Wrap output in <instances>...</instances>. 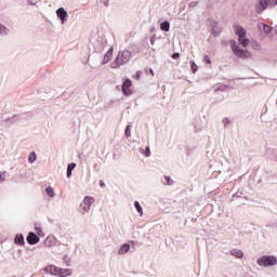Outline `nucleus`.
Here are the masks:
<instances>
[{
	"mask_svg": "<svg viewBox=\"0 0 277 277\" xmlns=\"http://www.w3.org/2000/svg\"><path fill=\"white\" fill-rule=\"evenodd\" d=\"M230 47H232V51H233L234 55H236V57H245L246 60H248V57H251V55H252L250 53V51L239 48V45H237V42H235V41H230Z\"/></svg>",
	"mask_w": 277,
	"mask_h": 277,
	"instance_id": "nucleus-4",
	"label": "nucleus"
},
{
	"mask_svg": "<svg viewBox=\"0 0 277 277\" xmlns=\"http://www.w3.org/2000/svg\"><path fill=\"white\" fill-rule=\"evenodd\" d=\"M223 122H224V124H226V122H228V119H224Z\"/></svg>",
	"mask_w": 277,
	"mask_h": 277,
	"instance_id": "nucleus-35",
	"label": "nucleus"
},
{
	"mask_svg": "<svg viewBox=\"0 0 277 277\" xmlns=\"http://www.w3.org/2000/svg\"><path fill=\"white\" fill-rule=\"evenodd\" d=\"M275 34L277 35V26H275Z\"/></svg>",
	"mask_w": 277,
	"mask_h": 277,
	"instance_id": "nucleus-38",
	"label": "nucleus"
},
{
	"mask_svg": "<svg viewBox=\"0 0 277 277\" xmlns=\"http://www.w3.org/2000/svg\"><path fill=\"white\" fill-rule=\"evenodd\" d=\"M5 181V172L0 173V183H3Z\"/></svg>",
	"mask_w": 277,
	"mask_h": 277,
	"instance_id": "nucleus-29",
	"label": "nucleus"
},
{
	"mask_svg": "<svg viewBox=\"0 0 277 277\" xmlns=\"http://www.w3.org/2000/svg\"><path fill=\"white\" fill-rule=\"evenodd\" d=\"M122 92H123L124 96H131V94H133V92L131 91V81L129 79H127L123 82Z\"/></svg>",
	"mask_w": 277,
	"mask_h": 277,
	"instance_id": "nucleus-8",
	"label": "nucleus"
},
{
	"mask_svg": "<svg viewBox=\"0 0 277 277\" xmlns=\"http://www.w3.org/2000/svg\"><path fill=\"white\" fill-rule=\"evenodd\" d=\"M150 42H151V44H155V40L154 39H150Z\"/></svg>",
	"mask_w": 277,
	"mask_h": 277,
	"instance_id": "nucleus-36",
	"label": "nucleus"
},
{
	"mask_svg": "<svg viewBox=\"0 0 277 277\" xmlns=\"http://www.w3.org/2000/svg\"><path fill=\"white\" fill-rule=\"evenodd\" d=\"M190 68L194 74L198 72V65H196V62H192Z\"/></svg>",
	"mask_w": 277,
	"mask_h": 277,
	"instance_id": "nucleus-24",
	"label": "nucleus"
},
{
	"mask_svg": "<svg viewBox=\"0 0 277 277\" xmlns=\"http://www.w3.org/2000/svg\"><path fill=\"white\" fill-rule=\"evenodd\" d=\"M138 77H140V72L137 74V79H138Z\"/></svg>",
	"mask_w": 277,
	"mask_h": 277,
	"instance_id": "nucleus-39",
	"label": "nucleus"
},
{
	"mask_svg": "<svg viewBox=\"0 0 277 277\" xmlns=\"http://www.w3.org/2000/svg\"><path fill=\"white\" fill-rule=\"evenodd\" d=\"M131 62V51L122 50L119 51L114 63H111V68H120Z\"/></svg>",
	"mask_w": 277,
	"mask_h": 277,
	"instance_id": "nucleus-1",
	"label": "nucleus"
},
{
	"mask_svg": "<svg viewBox=\"0 0 277 277\" xmlns=\"http://www.w3.org/2000/svg\"><path fill=\"white\" fill-rule=\"evenodd\" d=\"M269 6L275 8L277 5V0H268Z\"/></svg>",
	"mask_w": 277,
	"mask_h": 277,
	"instance_id": "nucleus-27",
	"label": "nucleus"
},
{
	"mask_svg": "<svg viewBox=\"0 0 277 277\" xmlns=\"http://www.w3.org/2000/svg\"><path fill=\"white\" fill-rule=\"evenodd\" d=\"M8 34H10V29L5 25L0 24V36H8Z\"/></svg>",
	"mask_w": 277,
	"mask_h": 277,
	"instance_id": "nucleus-18",
	"label": "nucleus"
},
{
	"mask_svg": "<svg viewBox=\"0 0 277 277\" xmlns=\"http://www.w3.org/2000/svg\"><path fill=\"white\" fill-rule=\"evenodd\" d=\"M161 31H170V22L164 21L160 24Z\"/></svg>",
	"mask_w": 277,
	"mask_h": 277,
	"instance_id": "nucleus-17",
	"label": "nucleus"
},
{
	"mask_svg": "<svg viewBox=\"0 0 277 277\" xmlns=\"http://www.w3.org/2000/svg\"><path fill=\"white\" fill-rule=\"evenodd\" d=\"M129 250H131V246L129 243H124L120 247L118 254H127Z\"/></svg>",
	"mask_w": 277,
	"mask_h": 277,
	"instance_id": "nucleus-14",
	"label": "nucleus"
},
{
	"mask_svg": "<svg viewBox=\"0 0 277 277\" xmlns=\"http://www.w3.org/2000/svg\"><path fill=\"white\" fill-rule=\"evenodd\" d=\"M203 60L205 62H207V64H211V58L209 57V55H206Z\"/></svg>",
	"mask_w": 277,
	"mask_h": 277,
	"instance_id": "nucleus-30",
	"label": "nucleus"
},
{
	"mask_svg": "<svg viewBox=\"0 0 277 277\" xmlns=\"http://www.w3.org/2000/svg\"><path fill=\"white\" fill-rule=\"evenodd\" d=\"M100 185H101V187H105V182L101 181Z\"/></svg>",
	"mask_w": 277,
	"mask_h": 277,
	"instance_id": "nucleus-34",
	"label": "nucleus"
},
{
	"mask_svg": "<svg viewBox=\"0 0 277 277\" xmlns=\"http://www.w3.org/2000/svg\"><path fill=\"white\" fill-rule=\"evenodd\" d=\"M45 194L49 196V198H55V189H53L51 186L45 188Z\"/></svg>",
	"mask_w": 277,
	"mask_h": 277,
	"instance_id": "nucleus-15",
	"label": "nucleus"
},
{
	"mask_svg": "<svg viewBox=\"0 0 277 277\" xmlns=\"http://www.w3.org/2000/svg\"><path fill=\"white\" fill-rule=\"evenodd\" d=\"M36 159H37V156H36V154L32 151V153L29 155V157H28V161H29V163H34V162L36 161Z\"/></svg>",
	"mask_w": 277,
	"mask_h": 277,
	"instance_id": "nucleus-22",
	"label": "nucleus"
},
{
	"mask_svg": "<svg viewBox=\"0 0 277 277\" xmlns=\"http://www.w3.org/2000/svg\"><path fill=\"white\" fill-rule=\"evenodd\" d=\"M267 8H269V0H259L255 4V12L258 14H263Z\"/></svg>",
	"mask_w": 277,
	"mask_h": 277,
	"instance_id": "nucleus-7",
	"label": "nucleus"
},
{
	"mask_svg": "<svg viewBox=\"0 0 277 277\" xmlns=\"http://www.w3.org/2000/svg\"><path fill=\"white\" fill-rule=\"evenodd\" d=\"M26 239L30 246H36L40 241V238L34 232H30Z\"/></svg>",
	"mask_w": 277,
	"mask_h": 277,
	"instance_id": "nucleus-10",
	"label": "nucleus"
},
{
	"mask_svg": "<svg viewBox=\"0 0 277 277\" xmlns=\"http://www.w3.org/2000/svg\"><path fill=\"white\" fill-rule=\"evenodd\" d=\"M15 243L17 246H23L25 245V238L23 237V235H16L15 236Z\"/></svg>",
	"mask_w": 277,
	"mask_h": 277,
	"instance_id": "nucleus-16",
	"label": "nucleus"
},
{
	"mask_svg": "<svg viewBox=\"0 0 277 277\" xmlns=\"http://www.w3.org/2000/svg\"><path fill=\"white\" fill-rule=\"evenodd\" d=\"M251 47L252 49H254V51H261L262 49L261 43H259V41L251 42Z\"/></svg>",
	"mask_w": 277,
	"mask_h": 277,
	"instance_id": "nucleus-21",
	"label": "nucleus"
},
{
	"mask_svg": "<svg viewBox=\"0 0 277 277\" xmlns=\"http://www.w3.org/2000/svg\"><path fill=\"white\" fill-rule=\"evenodd\" d=\"M114 60V48H110L104 55L102 64H108V62H111Z\"/></svg>",
	"mask_w": 277,
	"mask_h": 277,
	"instance_id": "nucleus-11",
	"label": "nucleus"
},
{
	"mask_svg": "<svg viewBox=\"0 0 277 277\" xmlns=\"http://www.w3.org/2000/svg\"><path fill=\"white\" fill-rule=\"evenodd\" d=\"M258 29L262 31V34H265V36H269V32L273 30L272 26L265 24V23H259Z\"/></svg>",
	"mask_w": 277,
	"mask_h": 277,
	"instance_id": "nucleus-9",
	"label": "nucleus"
},
{
	"mask_svg": "<svg viewBox=\"0 0 277 277\" xmlns=\"http://www.w3.org/2000/svg\"><path fill=\"white\" fill-rule=\"evenodd\" d=\"M45 274H50L51 276H58V277H67L71 276L72 271L69 268H60L55 265H48L44 268Z\"/></svg>",
	"mask_w": 277,
	"mask_h": 277,
	"instance_id": "nucleus-2",
	"label": "nucleus"
},
{
	"mask_svg": "<svg viewBox=\"0 0 277 277\" xmlns=\"http://www.w3.org/2000/svg\"><path fill=\"white\" fill-rule=\"evenodd\" d=\"M163 185H174V180L172 177L164 175V180L162 181Z\"/></svg>",
	"mask_w": 277,
	"mask_h": 277,
	"instance_id": "nucleus-20",
	"label": "nucleus"
},
{
	"mask_svg": "<svg viewBox=\"0 0 277 277\" xmlns=\"http://www.w3.org/2000/svg\"><path fill=\"white\" fill-rule=\"evenodd\" d=\"M141 153H143L146 157L150 156V147H146L145 149L141 148Z\"/></svg>",
	"mask_w": 277,
	"mask_h": 277,
	"instance_id": "nucleus-23",
	"label": "nucleus"
},
{
	"mask_svg": "<svg viewBox=\"0 0 277 277\" xmlns=\"http://www.w3.org/2000/svg\"><path fill=\"white\" fill-rule=\"evenodd\" d=\"M75 168H77V163L71 162L67 166V179H70V176H72V170H75Z\"/></svg>",
	"mask_w": 277,
	"mask_h": 277,
	"instance_id": "nucleus-13",
	"label": "nucleus"
},
{
	"mask_svg": "<svg viewBox=\"0 0 277 277\" xmlns=\"http://www.w3.org/2000/svg\"><path fill=\"white\" fill-rule=\"evenodd\" d=\"M56 16L61 21L62 25H66L68 22V12L64 8H58L56 10Z\"/></svg>",
	"mask_w": 277,
	"mask_h": 277,
	"instance_id": "nucleus-6",
	"label": "nucleus"
},
{
	"mask_svg": "<svg viewBox=\"0 0 277 277\" xmlns=\"http://www.w3.org/2000/svg\"><path fill=\"white\" fill-rule=\"evenodd\" d=\"M94 202H95L94 197H84L83 199L84 208L88 207V209H90V207H92Z\"/></svg>",
	"mask_w": 277,
	"mask_h": 277,
	"instance_id": "nucleus-12",
	"label": "nucleus"
},
{
	"mask_svg": "<svg viewBox=\"0 0 277 277\" xmlns=\"http://www.w3.org/2000/svg\"><path fill=\"white\" fill-rule=\"evenodd\" d=\"M232 256H235L236 259H243V252L241 250H233Z\"/></svg>",
	"mask_w": 277,
	"mask_h": 277,
	"instance_id": "nucleus-19",
	"label": "nucleus"
},
{
	"mask_svg": "<svg viewBox=\"0 0 277 277\" xmlns=\"http://www.w3.org/2000/svg\"><path fill=\"white\" fill-rule=\"evenodd\" d=\"M137 212L141 213V215H142V209H137Z\"/></svg>",
	"mask_w": 277,
	"mask_h": 277,
	"instance_id": "nucleus-37",
	"label": "nucleus"
},
{
	"mask_svg": "<svg viewBox=\"0 0 277 277\" xmlns=\"http://www.w3.org/2000/svg\"><path fill=\"white\" fill-rule=\"evenodd\" d=\"M149 72H150L151 77H155V71L153 69H149Z\"/></svg>",
	"mask_w": 277,
	"mask_h": 277,
	"instance_id": "nucleus-33",
	"label": "nucleus"
},
{
	"mask_svg": "<svg viewBox=\"0 0 277 277\" xmlns=\"http://www.w3.org/2000/svg\"><path fill=\"white\" fill-rule=\"evenodd\" d=\"M134 207L135 209H142V206L137 201L134 202Z\"/></svg>",
	"mask_w": 277,
	"mask_h": 277,
	"instance_id": "nucleus-32",
	"label": "nucleus"
},
{
	"mask_svg": "<svg viewBox=\"0 0 277 277\" xmlns=\"http://www.w3.org/2000/svg\"><path fill=\"white\" fill-rule=\"evenodd\" d=\"M181 57V54L179 52L173 53L172 58L179 60Z\"/></svg>",
	"mask_w": 277,
	"mask_h": 277,
	"instance_id": "nucleus-28",
	"label": "nucleus"
},
{
	"mask_svg": "<svg viewBox=\"0 0 277 277\" xmlns=\"http://www.w3.org/2000/svg\"><path fill=\"white\" fill-rule=\"evenodd\" d=\"M126 136L131 137V126H127L126 128Z\"/></svg>",
	"mask_w": 277,
	"mask_h": 277,
	"instance_id": "nucleus-26",
	"label": "nucleus"
},
{
	"mask_svg": "<svg viewBox=\"0 0 277 277\" xmlns=\"http://www.w3.org/2000/svg\"><path fill=\"white\" fill-rule=\"evenodd\" d=\"M234 31L236 36L238 37V42L246 49L248 44H250V39L247 37V31L245 30L243 26L236 25L234 27Z\"/></svg>",
	"mask_w": 277,
	"mask_h": 277,
	"instance_id": "nucleus-3",
	"label": "nucleus"
},
{
	"mask_svg": "<svg viewBox=\"0 0 277 277\" xmlns=\"http://www.w3.org/2000/svg\"><path fill=\"white\" fill-rule=\"evenodd\" d=\"M35 230L37 233V235L39 237H44V233H42V228L41 227H35Z\"/></svg>",
	"mask_w": 277,
	"mask_h": 277,
	"instance_id": "nucleus-25",
	"label": "nucleus"
},
{
	"mask_svg": "<svg viewBox=\"0 0 277 277\" xmlns=\"http://www.w3.org/2000/svg\"><path fill=\"white\" fill-rule=\"evenodd\" d=\"M238 202H246V197H236Z\"/></svg>",
	"mask_w": 277,
	"mask_h": 277,
	"instance_id": "nucleus-31",
	"label": "nucleus"
},
{
	"mask_svg": "<svg viewBox=\"0 0 277 277\" xmlns=\"http://www.w3.org/2000/svg\"><path fill=\"white\" fill-rule=\"evenodd\" d=\"M277 264L276 256L264 255L258 260V265L261 267H272Z\"/></svg>",
	"mask_w": 277,
	"mask_h": 277,
	"instance_id": "nucleus-5",
	"label": "nucleus"
}]
</instances>
